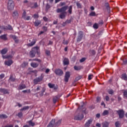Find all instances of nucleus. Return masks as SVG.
<instances>
[{"instance_id": "dca6fc26", "label": "nucleus", "mask_w": 127, "mask_h": 127, "mask_svg": "<svg viewBox=\"0 0 127 127\" xmlns=\"http://www.w3.org/2000/svg\"><path fill=\"white\" fill-rule=\"evenodd\" d=\"M25 88H26L25 84L21 83L18 87V90H23V89H25Z\"/></svg>"}, {"instance_id": "09e8293b", "label": "nucleus", "mask_w": 127, "mask_h": 127, "mask_svg": "<svg viewBox=\"0 0 127 127\" xmlns=\"http://www.w3.org/2000/svg\"><path fill=\"white\" fill-rule=\"evenodd\" d=\"M32 61H37V62H39V63H40V62H41V60L38 59H34L32 60Z\"/></svg>"}, {"instance_id": "e2e57ef3", "label": "nucleus", "mask_w": 127, "mask_h": 127, "mask_svg": "<svg viewBox=\"0 0 127 127\" xmlns=\"http://www.w3.org/2000/svg\"><path fill=\"white\" fill-rule=\"evenodd\" d=\"M46 69V67H41L40 68V70L42 71V72H44V71H45V69Z\"/></svg>"}, {"instance_id": "ea45409f", "label": "nucleus", "mask_w": 127, "mask_h": 127, "mask_svg": "<svg viewBox=\"0 0 127 127\" xmlns=\"http://www.w3.org/2000/svg\"><path fill=\"white\" fill-rule=\"evenodd\" d=\"M76 6L77 8H82V5L79 2H76Z\"/></svg>"}, {"instance_id": "6e6d98bb", "label": "nucleus", "mask_w": 127, "mask_h": 127, "mask_svg": "<svg viewBox=\"0 0 127 127\" xmlns=\"http://www.w3.org/2000/svg\"><path fill=\"white\" fill-rule=\"evenodd\" d=\"M108 93L110 95H113V94H114V90H113V89H111L108 91Z\"/></svg>"}, {"instance_id": "a19ab883", "label": "nucleus", "mask_w": 127, "mask_h": 127, "mask_svg": "<svg viewBox=\"0 0 127 127\" xmlns=\"http://www.w3.org/2000/svg\"><path fill=\"white\" fill-rule=\"evenodd\" d=\"M89 16H96V12L94 11L90 12L89 14Z\"/></svg>"}, {"instance_id": "8fccbe9b", "label": "nucleus", "mask_w": 127, "mask_h": 127, "mask_svg": "<svg viewBox=\"0 0 127 127\" xmlns=\"http://www.w3.org/2000/svg\"><path fill=\"white\" fill-rule=\"evenodd\" d=\"M24 20H30L31 19V17L30 16H28L25 18Z\"/></svg>"}, {"instance_id": "a18cd8bd", "label": "nucleus", "mask_w": 127, "mask_h": 127, "mask_svg": "<svg viewBox=\"0 0 127 127\" xmlns=\"http://www.w3.org/2000/svg\"><path fill=\"white\" fill-rule=\"evenodd\" d=\"M93 28H95V29H98L99 28V27L98 26V24L97 23H94L93 25Z\"/></svg>"}, {"instance_id": "de8ad7c7", "label": "nucleus", "mask_w": 127, "mask_h": 127, "mask_svg": "<svg viewBox=\"0 0 127 127\" xmlns=\"http://www.w3.org/2000/svg\"><path fill=\"white\" fill-rule=\"evenodd\" d=\"M90 54L92 56L95 55L96 54V51L95 50H92L90 51Z\"/></svg>"}, {"instance_id": "f8f14e48", "label": "nucleus", "mask_w": 127, "mask_h": 127, "mask_svg": "<svg viewBox=\"0 0 127 127\" xmlns=\"http://www.w3.org/2000/svg\"><path fill=\"white\" fill-rule=\"evenodd\" d=\"M55 73L56 75H58V76H61L62 75H63V70L59 68L56 69L55 70Z\"/></svg>"}, {"instance_id": "cd10ccee", "label": "nucleus", "mask_w": 127, "mask_h": 127, "mask_svg": "<svg viewBox=\"0 0 127 127\" xmlns=\"http://www.w3.org/2000/svg\"><path fill=\"white\" fill-rule=\"evenodd\" d=\"M81 105L79 106L78 107V109L79 110L84 109V108H84V105H85V103H84V102H81Z\"/></svg>"}, {"instance_id": "a878e982", "label": "nucleus", "mask_w": 127, "mask_h": 127, "mask_svg": "<svg viewBox=\"0 0 127 127\" xmlns=\"http://www.w3.org/2000/svg\"><path fill=\"white\" fill-rule=\"evenodd\" d=\"M108 115H109V111L108 110H104L102 114V116L103 117H105V116H108Z\"/></svg>"}, {"instance_id": "13d9d810", "label": "nucleus", "mask_w": 127, "mask_h": 127, "mask_svg": "<svg viewBox=\"0 0 127 127\" xmlns=\"http://www.w3.org/2000/svg\"><path fill=\"white\" fill-rule=\"evenodd\" d=\"M80 79H81V76H78L76 77V78L75 79V82H77V81H79V80H80Z\"/></svg>"}, {"instance_id": "5fc2aeb1", "label": "nucleus", "mask_w": 127, "mask_h": 127, "mask_svg": "<svg viewBox=\"0 0 127 127\" xmlns=\"http://www.w3.org/2000/svg\"><path fill=\"white\" fill-rule=\"evenodd\" d=\"M46 54L48 55V56H50V51H48L47 50H46L45 51Z\"/></svg>"}, {"instance_id": "c9c22d12", "label": "nucleus", "mask_w": 127, "mask_h": 127, "mask_svg": "<svg viewBox=\"0 0 127 127\" xmlns=\"http://www.w3.org/2000/svg\"><path fill=\"white\" fill-rule=\"evenodd\" d=\"M4 29H8V30H12V27L10 25H8L7 28H4Z\"/></svg>"}, {"instance_id": "0e129e2a", "label": "nucleus", "mask_w": 127, "mask_h": 127, "mask_svg": "<svg viewBox=\"0 0 127 127\" xmlns=\"http://www.w3.org/2000/svg\"><path fill=\"white\" fill-rule=\"evenodd\" d=\"M105 100L106 101H107V102H108V101H110V97H109V96H106Z\"/></svg>"}, {"instance_id": "4d7b16f0", "label": "nucleus", "mask_w": 127, "mask_h": 127, "mask_svg": "<svg viewBox=\"0 0 127 127\" xmlns=\"http://www.w3.org/2000/svg\"><path fill=\"white\" fill-rule=\"evenodd\" d=\"M33 17L34 18H38V17H39V15H38V14H34L33 15Z\"/></svg>"}, {"instance_id": "69168bd1", "label": "nucleus", "mask_w": 127, "mask_h": 127, "mask_svg": "<svg viewBox=\"0 0 127 127\" xmlns=\"http://www.w3.org/2000/svg\"><path fill=\"white\" fill-rule=\"evenodd\" d=\"M82 113H83V114H85V115H87V114H88V112L86 111V108H85L84 110H82Z\"/></svg>"}, {"instance_id": "774afa93", "label": "nucleus", "mask_w": 127, "mask_h": 127, "mask_svg": "<svg viewBox=\"0 0 127 127\" xmlns=\"http://www.w3.org/2000/svg\"><path fill=\"white\" fill-rule=\"evenodd\" d=\"M123 64H127V60H123Z\"/></svg>"}, {"instance_id": "49530a36", "label": "nucleus", "mask_w": 127, "mask_h": 127, "mask_svg": "<svg viewBox=\"0 0 127 127\" xmlns=\"http://www.w3.org/2000/svg\"><path fill=\"white\" fill-rule=\"evenodd\" d=\"M121 124H120V122L117 121L115 123V127H120Z\"/></svg>"}, {"instance_id": "2f4dec72", "label": "nucleus", "mask_w": 127, "mask_h": 127, "mask_svg": "<svg viewBox=\"0 0 127 127\" xmlns=\"http://www.w3.org/2000/svg\"><path fill=\"white\" fill-rule=\"evenodd\" d=\"M109 123L108 122H104L102 123L103 127H109Z\"/></svg>"}, {"instance_id": "3c124183", "label": "nucleus", "mask_w": 127, "mask_h": 127, "mask_svg": "<svg viewBox=\"0 0 127 127\" xmlns=\"http://www.w3.org/2000/svg\"><path fill=\"white\" fill-rule=\"evenodd\" d=\"M80 63H83L84 61H86V58H82L80 60Z\"/></svg>"}, {"instance_id": "f3484780", "label": "nucleus", "mask_w": 127, "mask_h": 127, "mask_svg": "<svg viewBox=\"0 0 127 127\" xmlns=\"http://www.w3.org/2000/svg\"><path fill=\"white\" fill-rule=\"evenodd\" d=\"M36 43V39H33L31 43L28 44L27 45L29 47H31V46H33V45H34Z\"/></svg>"}, {"instance_id": "f704fd0d", "label": "nucleus", "mask_w": 127, "mask_h": 127, "mask_svg": "<svg viewBox=\"0 0 127 127\" xmlns=\"http://www.w3.org/2000/svg\"><path fill=\"white\" fill-rule=\"evenodd\" d=\"M27 65H28V63L26 62H24L22 64V67H26Z\"/></svg>"}, {"instance_id": "9d476101", "label": "nucleus", "mask_w": 127, "mask_h": 127, "mask_svg": "<svg viewBox=\"0 0 127 127\" xmlns=\"http://www.w3.org/2000/svg\"><path fill=\"white\" fill-rule=\"evenodd\" d=\"M83 118L84 115H83V114H78L74 116V120H76V121H81V120H83Z\"/></svg>"}, {"instance_id": "bb28decb", "label": "nucleus", "mask_w": 127, "mask_h": 127, "mask_svg": "<svg viewBox=\"0 0 127 127\" xmlns=\"http://www.w3.org/2000/svg\"><path fill=\"white\" fill-rule=\"evenodd\" d=\"M8 118L5 114H0V119H7Z\"/></svg>"}, {"instance_id": "c756f323", "label": "nucleus", "mask_w": 127, "mask_h": 127, "mask_svg": "<svg viewBox=\"0 0 127 127\" xmlns=\"http://www.w3.org/2000/svg\"><path fill=\"white\" fill-rule=\"evenodd\" d=\"M29 109V106H25L23 107L20 111H26Z\"/></svg>"}, {"instance_id": "052dcab7", "label": "nucleus", "mask_w": 127, "mask_h": 127, "mask_svg": "<svg viewBox=\"0 0 127 127\" xmlns=\"http://www.w3.org/2000/svg\"><path fill=\"white\" fill-rule=\"evenodd\" d=\"M124 94V96L125 98H127V91H125L123 93Z\"/></svg>"}, {"instance_id": "4c0bfd02", "label": "nucleus", "mask_w": 127, "mask_h": 127, "mask_svg": "<svg viewBox=\"0 0 127 127\" xmlns=\"http://www.w3.org/2000/svg\"><path fill=\"white\" fill-rule=\"evenodd\" d=\"M9 80L11 81V82H14L15 81V78L13 77L12 75H10V78H9Z\"/></svg>"}, {"instance_id": "9b49d317", "label": "nucleus", "mask_w": 127, "mask_h": 127, "mask_svg": "<svg viewBox=\"0 0 127 127\" xmlns=\"http://www.w3.org/2000/svg\"><path fill=\"white\" fill-rule=\"evenodd\" d=\"M18 16H19L18 11L17 10L14 11L12 13V17H13L14 19H17V18H18Z\"/></svg>"}, {"instance_id": "473e14b6", "label": "nucleus", "mask_w": 127, "mask_h": 127, "mask_svg": "<svg viewBox=\"0 0 127 127\" xmlns=\"http://www.w3.org/2000/svg\"><path fill=\"white\" fill-rule=\"evenodd\" d=\"M58 100V97H57V96H55V97H54L53 99L54 104H56Z\"/></svg>"}, {"instance_id": "c03bdc74", "label": "nucleus", "mask_w": 127, "mask_h": 127, "mask_svg": "<svg viewBox=\"0 0 127 127\" xmlns=\"http://www.w3.org/2000/svg\"><path fill=\"white\" fill-rule=\"evenodd\" d=\"M62 121V120H59V121L56 123V126H57V127H58L59 126H60V124H61Z\"/></svg>"}, {"instance_id": "393cba45", "label": "nucleus", "mask_w": 127, "mask_h": 127, "mask_svg": "<svg viewBox=\"0 0 127 127\" xmlns=\"http://www.w3.org/2000/svg\"><path fill=\"white\" fill-rule=\"evenodd\" d=\"M122 79L125 80V81L127 80V75L126 73H124L122 75Z\"/></svg>"}, {"instance_id": "5701e85b", "label": "nucleus", "mask_w": 127, "mask_h": 127, "mask_svg": "<svg viewBox=\"0 0 127 127\" xmlns=\"http://www.w3.org/2000/svg\"><path fill=\"white\" fill-rule=\"evenodd\" d=\"M12 38H13V40H14L15 43H18L19 40L17 38V36L15 35L12 36Z\"/></svg>"}, {"instance_id": "f03ea898", "label": "nucleus", "mask_w": 127, "mask_h": 127, "mask_svg": "<svg viewBox=\"0 0 127 127\" xmlns=\"http://www.w3.org/2000/svg\"><path fill=\"white\" fill-rule=\"evenodd\" d=\"M39 47H35L32 49V50L30 52V57L31 58H34V57H35V54H37L38 55H39L40 54V52L39 51Z\"/></svg>"}, {"instance_id": "4468645a", "label": "nucleus", "mask_w": 127, "mask_h": 127, "mask_svg": "<svg viewBox=\"0 0 127 127\" xmlns=\"http://www.w3.org/2000/svg\"><path fill=\"white\" fill-rule=\"evenodd\" d=\"M55 119H52L47 127H53L55 125Z\"/></svg>"}, {"instance_id": "e433bc0d", "label": "nucleus", "mask_w": 127, "mask_h": 127, "mask_svg": "<svg viewBox=\"0 0 127 127\" xmlns=\"http://www.w3.org/2000/svg\"><path fill=\"white\" fill-rule=\"evenodd\" d=\"M48 86L49 88H51V89H53V88H54V86H55V84L49 83L48 84Z\"/></svg>"}, {"instance_id": "7c9ffc66", "label": "nucleus", "mask_w": 127, "mask_h": 127, "mask_svg": "<svg viewBox=\"0 0 127 127\" xmlns=\"http://www.w3.org/2000/svg\"><path fill=\"white\" fill-rule=\"evenodd\" d=\"M73 8V6L70 5L69 7V9L68 10L69 14H72V9Z\"/></svg>"}, {"instance_id": "c85d7f7f", "label": "nucleus", "mask_w": 127, "mask_h": 127, "mask_svg": "<svg viewBox=\"0 0 127 127\" xmlns=\"http://www.w3.org/2000/svg\"><path fill=\"white\" fill-rule=\"evenodd\" d=\"M105 6L106 7L107 10H110V4H109V3L106 2L105 3Z\"/></svg>"}, {"instance_id": "6ab92c4d", "label": "nucleus", "mask_w": 127, "mask_h": 127, "mask_svg": "<svg viewBox=\"0 0 127 127\" xmlns=\"http://www.w3.org/2000/svg\"><path fill=\"white\" fill-rule=\"evenodd\" d=\"M31 66L33 68H37V67H38V66H39V64H38L37 63H31Z\"/></svg>"}, {"instance_id": "1a4fd4ad", "label": "nucleus", "mask_w": 127, "mask_h": 127, "mask_svg": "<svg viewBox=\"0 0 127 127\" xmlns=\"http://www.w3.org/2000/svg\"><path fill=\"white\" fill-rule=\"evenodd\" d=\"M117 113L119 115V119H123L125 117V111L123 110H120L117 111Z\"/></svg>"}, {"instance_id": "72a5a7b5", "label": "nucleus", "mask_w": 127, "mask_h": 127, "mask_svg": "<svg viewBox=\"0 0 127 127\" xmlns=\"http://www.w3.org/2000/svg\"><path fill=\"white\" fill-rule=\"evenodd\" d=\"M74 70H76V71H79V70H81V66H77L75 65L74 66Z\"/></svg>"}, {"instance_id": "f257e3e1", "label": "nucleus", "mask_w": 127, "mask_h": 127, "mask_svg": "<svg viewBox=\"0 0 127 127\" xmlns=\"http://www.w3.org/2000/svg\"><path fill=\"white\" fill-rule=\"evenodd\" d=\"M68 8V6H64L62 7L61 8H58L57 9V12L59 13V12H61V13L59 15V17L61 19H64L66 17V10Z\"/></svg>"}, {"instance_id": "bf43d9fd", "label": "nucleus", "mask_w": 127, "mask_h": 127, "mask_svg": "<svg viewBox=\"0 0 127 127\" xmlns=\"http://www.w3.org/2000/svg\"><path fill=\"white\" fill-rule=\"evenodd\" d=\"M23 93H30V89L29 90H25L22 91Z\"/></svg>"}, {"instance_id": "2eb2a0df", "label": "nucleus", "mask_w": 127, "mask_h": 127, "mask_svg": "<svg viewBox=\"0 0 127 127\" xmlns=\"http://www.w3.org/2000/svg\"><path fill=\"white\" fill-rule=\"evenodd\" d=\"M63 64L64 66H66V65H69V59L68 58H65L64 59Z\"/></svg>"}, {"instance_id": "603ef678", "label": "nucleus", "mask_w": 127, "mask_h": 127, "mask_svg": "<svg viewBox=\"0 0 127 127\" xmlns=\"http://www.w3.org/2000/svg\"><path fill=\"white\" fill-rule=\"evenodd\" d=\"M98 24L99 25H103L104 24V21H103V20H100L98 22Z\"/></svg>"}, {"instance_id": "39448f33", "label": "nucleus", "mask_w": 127, "mask_h": 127, "mask_svg": "<svg viewBox=\"0 0 127 127\" xmlns=\"http://www.w3.org/2000/svg\"><path fill=\"white\" fill-rule=\"evenodd\" d=\"M28 6L31 8H36L38 6L37 2L33 3L32 2H29L28 3Z\"/></svg>"}, {"instance_id": "864d4df0", "label": "nucleus", "mask_w": 127, "mask_h": 127, "mask_svg": "<svg viewBox=\"0 0 127 127\" xmlns=\"http://www.w3.org/2000/svg\"><path fill=\"white\" fill-rule=\"evenodd\" d=\"M63 43L64 45H68V43H69V42H68V41H65V40H64Z\"/></svg>"}, {"instance_id": "6e6552de", "label": "nucleus", "mask_w": 127, "mask_h": 127, "mask_svg": "<svg viewBox=\"0 0 127 127\" xmlns=\"http://www.w3.org/2000/svg\"><path fill=\"white\" fill-rule=\"evenodd\" d=\"M70 76L71 75L70 74V72L66 71L64 75V82H66V83L68 82L69 81V78H70Z\"/></svg>"}, {"instance_id": "4be33fe9", "label": "nucleus", "mask_w": 127, "mask_h": 127, "mask_svg": "<svg viewBox=\"0 0 127 127\" xmlns=\"http://www.w3.org/2000/svg\"><path fill=\"white\" fill-rule=\"evenodd\" d=\"M41 23V21L40 20H36L34 22V25L36 27L38 26Z\"/></svg>"}, {"instance_id": "412c9836", "label": "nucleus", "mask_w": 127, "mask_h": 127, "mask_svg": "<svg viewBox=\"0 0 127 127\" xmlns=\"http://www.w3.org/2000/svg\"><path fill=\"white\" fill-rule=\"evenodd\" d=\"M27 124H29V127H34V126H35V123L32 122V120L28 121Z\"/></svg>"}, {"instance_id": "0eeeda50", "label": "nucleus", "mask_w": 127, "mask_h": 127, "mask_svg": "<svg viewBox=\"0 0 127 127\" xmlns=\"http://www.w3.org/2000/svg\"><path fill=\"white\" fill-rule=\"evenodd\" d=\"M42 80H43V76L42 75H41L40 76L34 79V84H35L36 85V84H38V83H39V82H41V81H42Z\"/></svg>"}, {"instance_id": "58836bf2", "label": "nucleus", "mask_w": 127, "mask_h": 127, "mask_svg": "<svg viewBox=\"0 0 127 127\" xmlns=\"http://www.w3.org/2000/svg\"><path fill=\"white\" fill-rule=\"evenodd\" d=\"M26 17V11H24V12L22 13V17L24 19Z\"/></svg>"}, {"instance_id": "b1692460", "label": "nucleus", "mask_w": 127, "mask_h": 127, "mask_svg": "<svg viewBox=\"0 0 127 127\" xmlns=\"http://www.w3.org/2000/svg\"><path fill=\"white\" fill-rule=\"evenodd\" d=\"M7 35L6 34H4L3 35H1V36H0V38H1V39H2L3 40L6 41L7 40V37H6Z\"/></svg>"}, {"instance_id": "37998d69", "label": "nucleus", "mask_w": 127, "mask_h": 127, "mask_svg": "<svg viewBox=\"0 0 127 127\" xmlns=\"http://www.w3.org/2000/svg\"><path fill=\"white\" fill-rule=\"evenodd\" d=\"M71 19L67 20L64 23V24H68L69 23H71Z\"/></svg>"}, {"instance_id": "79ce46f5", "label": "nucleus", "mask_w": 127, "mask_h": 127, "mask_svg": "<svg viewBox=\"0 0 127 127\" xmlns=\"http://www.w3.org/2000/svg\"><path fill=\"white\" fill-rule=\"evenodd\" d=\"M17 117H18V118H22V116H23V114L21 112H20L17 114Z\"/></svg>"}, {"instance_id": "20e7f679", "label": "nucleus", "mask_w": 127, "mask_h": 127, "mask_svg": "<svg viewBox=\"0 0 127 127\" xmlns=\"http://www.w3.org/2000/svg\"><path fill=\"white\" fill-rule=\"evenodd\" d=\"M7 8L8 10H12L14 8V3L12 0H8L7 4Z\"/></svg>"}, {"instance_id": "a211bd4d", "label": "nucleus", "mask_w": 127, "mask_h": 127, "mask_svg": "<svg viewBox=\"0 0 127 127\" xmlns=\"http://www.w3.org/2000/svg\"><path fill=\"white\" fill-rule=\"evenodd\" d=\"M5 64L7 65V66H10L13 63L12 60H10L9 61H6L4 62Z\"/></svg>"}, {"instance_id": "423d86ee", "label": "nucleus", "mask_w": 127, "mask_h": 127, "mask_svg": "<svg viewBox=\"0 0 127 127\" xmlns=\"http://www.w3.org/2000/svg\"><path fill=\"white\" fill-rule=\"evenodd\" d=\"M83 36H84V32L82 31H79L78 32V36L77 38V42H80L81 40H82V39L83 38Z\"/></svg>"}, {"instance_id": "338daca9", "label": "nucleus", "mask_w": 127, "mask_h": 127, "mask_svg": "<svg viewBox=\"0 0 127 127\" xmlns=\"http://www.w3.org/2000/svg\"><path fill=\"white\" fill-rule=\"evenodd\" d=\"M43 20L44 21H48V18L45 16L43 17Z\"/></svg>"}, {"instance_id": "ddd939ff", "label": "nucleus", "mask_w": 127, "mask_h": 127, "mask_svg": "<svg viewBox=\"0 0 127 127\" xmlns=\"http://www.w3.org/2000/svg\"><path fill=\"white\" fill-rule=\"evenodd\" d=\"M93 123V119H90L85 124V127H90L91 124Z\"/></svg>"}, {"instance_id": "680f3d73", "label": "nucleus", "mask_w": 127, "mask_h": 127, "mask_svg": "<svg viewBox=\"0 0 127 127\" xmlns=\"http://www.w3.org/2000/svg\"><path fill=\"white\" fill-rule=\"evenodd\" d=\"M46 8L47 10L49 9V8H50V5H49V4H47L46 6Z\"/></svg>"}, {"instance_id": "7ed1b4c3", "label": "nucleus", "mask_w": 127, "mask_h": 127, "mask_svg": "<svg viewBox=\"0 0 127 127\" xmlns=\"http://www.w3.org/2000/svg\"><path fill=\"white\" fill-rule=\"evenodd\" d=\"M8 51V50L6 48H4L0 51V53L2 55V57L3 59H11V58H12V56L11 55L4 56V54H6V53H7Z\"/></svg>"}, {"instance_id": "aec40b11", "label": "nucleus", "mask_w": 127, "mask_h": 127, "mask_svg": "<svg viewBox=\"0 0 127 127\" xmlns=\"http://www.w3.org/2000/svg\"><path fill=\"white\" fill-rule=\"evenodd\" d=\"M0 92H1V93H3V94H9L7 89L4 88H0Z\"/></svg>"}]
</instances>
